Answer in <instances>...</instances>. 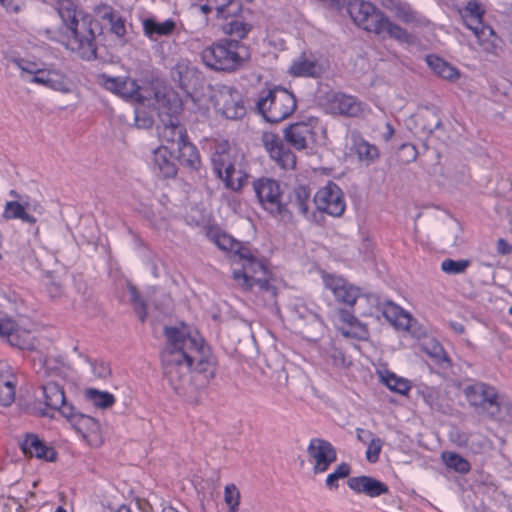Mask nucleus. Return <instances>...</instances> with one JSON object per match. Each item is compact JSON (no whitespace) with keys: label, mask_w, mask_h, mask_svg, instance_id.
I'll return each mask as SVG.
<instances>
[{"label":"nucleus","mask_w":512,"mask_h":512,"mask_svg":"<svg viewBox=\"0 0 512 512\" xmlns=\"http://www.w3.org/2000/svg\"><path fill=\"white\" fill-rule=\"evenodd\" d=\"M334 462L335 461H330V460H327V461L315 460V464H314L313 469H312L313 473L314 474H321V473L326 472L329 469L330 465L332 463H334Z\"/></svg>","instance_id":"obj_64"},{"label":"nucleus","mask_w":512,"mask_h":512,"mask_svg":"<svg viewBox=\"0 0 512 512\" xmlns=\"http://www.w3.org/2000/svg\"><path fill=\"white\" fill-rule=\"evenodd\" d=\"M253 189L261 207L283 223L293 221V212L284 203L285 193L278 180L261 177L253 181Z\"/></svg>","instance_id":"obj_7"},{"label":"nucleus","mask_w":512,"mask_h":512,"mask_svg":"<svg viewBox=\"0 0 512 512\" xmlns=\"http://www.w3.org/2000/svg\"><path fill=\"white\" fill-rule=\"evenodd\" d=\"M158 127L159 136L165 143L179 146L188 139L187 130L179 121V118H167L160 120Z\"/></svg>","instance_id":"obj_20"},{"label":"nucleus","mask_w":512,"mask_h":512,"mask_svg":"<svg viewBox=\"0 0 512 512\" xmlns=\"http://www.w3.org/2000/svg\"><path fill=\"white\" fill-rule=\"evenodd\" d=\"M79 357L83 358L84 361L91 366L95 377L105 380L111 376L112 370L110 364L103 359L94 360L84 353H80Z\"/></svg>","instance_id":"obj_48"},{"label":"nucleus","mask_w":512,"mask_h":512,"mask_svg":"<svg viewBox=\"0 0 512 512\" xmlns=\"http://www.w3.org/2000/svg\"><path fill=\"white\" fill-rule=\"evenodd\" d=\"M427 353L439 364L442 368L447 369L452 366L451 360L447 355L444 348L439 342L434 341L431 343V349Z\"/></svg>","instance_id":"obj_52"},{"label":"nucleus","mask_w":512,"mask_h":512,"mask_svg":"<svg viewBox=\"0 0 512 512\" xmlns=\"http://www.w3.org/2000/svg\"><path fill=\"white\" fill-rule=\"evenodd\" d=\"M323 356L327 364L338 369H345L351 365V361L347 359L344 350L335 344H331L326 348Z\"/></svg>","instance_id":"obj_44"},{"label":"nucleus","mask_w":512,"mask_h":512,"mask_svg":"<svg viewBox=\"0 0 512 512\" xmlns=\"http://www.w3.org/2000/svg\"><path fill=\"white\" fill-rule=\"evenodd\" d=\"M339 320L347 326L340 327V331L343 336L351 337V338H364V335L367 334V329L364 324H362L352 312L347 309L339 310Z\"/></svg>","instance_id":"obj_31"},{"label":"nucleus","mask_w":512,"mask_h":512,"mask_svg":"<svg viewBox=\"0 0 512 512\" xmlns=\"http://www.w3.org/2000/svg\"><path fill=\"white\" fill-rule=\"evenodd\" d=\"M233 252L243 261L242 266L245 269H252V272L255 274L265 273L264 263L257 259L250 248L244 246L241 242H238Z\"/></svg>","instance_id":"obj_40"},{"label":"nucleus","mask_w":512,"mask_h":512,"mask_svg":"<svg viewBox=\"0 0 512 512\" xmlns=\"http://www.w3.org/2000/svg\"><path fill=\"white\" fill-rule=\"evenodd\" d=\"M415 125L428 138L436 129L442 128V120L437 108H424L415 115Z\"/></svg>","instance_id":"obj_26"},{"label":"nucleus","mask_w":512,"mask_h":512,"mask_svg":"<svg viewBox=\"0 0 512 512\" xmlns=\"http://www.w3.org/2000/svg\"><path fill=\"white\" fill-rule=\"evenodd\" d=\"M20 449L25 456L35 457L48 462H54L57 459L56 450L48 446L38 435L27 433L25 438L20 442Z\"/></svg>","instance_id":"obj_17"},{"label":"nucleus","mask_w":512,"mask_h":512,"mask_svg":"<svg viewBox=\"0 0 512 512\" xmlns=\"http://www.w3.org/2000/svg\"><path fill=\"white\" fill-rule=\"evenodd\" d=\"M418 151L415 145L411 143H404L400 146L399 157L404 163H410L417 159Z\"/></svg>","instance_id":"obj_58"},{"label":"nucleus","mask_w":512,"mask_h":512,"mask_svg":"<svg viewBox=\"0 0 512 512\" xmlns=\"http://www.w3.org/2000/svg\"><path fill=\"white\" fill-rule=\"evenodd\" d=\"M44 403L47 408L58 410L64 416L65 407H73L67 402L63 387L58 383L49 381L41 386Z\"/></svg>","instance_id":"obj_21"},{"label":"nucleus","mask_w":512,"mask_h":512,"mask_svg":"<svg viewBox=\"0 0 512 512\" xmlns=\"http://www.w3.org/2000/svg\"><path fill=\"white\" fill-rule=\"evenodd\" d=\"M328 106L332 113L346 117H359L363 112V104L357 97L342 92L333 93Z\"/></svg>","instance_id":"obj_15"},{"label":"nucleus","mask_w":512,"mask_h":512,"mask_svg":"<svg viewBox=\"0 0 512 512\" xmlns=\"http://www.w3.org/2000/svg\"><path fill=\"white\" fill-rule=\"evenodd\" d=\"M66 37L65 46L83 60L97 57V36L102 34V25L92 15L77 9L71 0H60L57 6Z\"/></svg>","instance_id":"obj_2"},{"label":"nucleus","mask_w":512,"mask_h":512,"mask_svg":"<svg viewBox=\"0 0 512 512\" xmlns=\"http://www.w3.org/2000/svg\"><path fill=\"white\" fill-rule=\"evenodd\" d=\"M290 72L298 77L318 78L323 74L324 69L316 60L301 57L292 63Z\"/></svg>","instance_id":"obj_34"},{"label":"nucleus","mask_w":512,"mask_h":512,"mask_svg":"<svg viewBox=\"0 0 512 512\" xmlns=\"http://www.w3.org/2000/svg\"><path fill=\"white\" fill-rule=\"evenodd\" d=\"M426 63L428 67L439 77L449 80L456 81L460 77L459 70L445 61L443 58L430 54L426 56Z\"/></svg>","instance_id":"obj_32"},{"label":"nucleus","mask_w":512,"mask_h":512,"mask_svg":"<svg viewBox=\"0 0 512 512\" xmlns=\"http://www.w3.org/2000/svg\"><path fill=\"white\" fill-rule=\"evenodd\" d=\"M29 81L63 93H68L71 90L67 77L55 70L41 69Z\"/></svg>","instance_id":"obj_22"},{"label":"nucleus","mask_w":512,"mask_h":512,"mask_svg":"<svg viewBox=\"0 0 512 512\" xmlns=\"http://www.w3.org/2000/svg\"><path fill=\"white\" fill-rule=\"evenodd\" d=\"M394 12L396 17L406 24L419 21L417 12H415L407 3L398 2L395 4Z\"/></svg>","instance_id":"obj_54"},{"label":"nucleus","mask_w":512,"mask_h":512,"mask_svg":"<svg viewBox=\"0 0 512 512\" xmlns=\"http://www.w3.org/2000/svg\"><path fill=\"white\" fill-rule=\"evenodd\" d=\"M295 95L282 86L261 92L256 108L267 122L279 123L288 118L296 109Z\"/></svg>","instance_id":"obj_6"},{"label":"nucleus","mask_w":512,"mask_h":512,"mask_svg":"<svg viewBox=\"0 0 512 512\" xmlns=\"http://www.w3.org/2000/svg\"><path fill=\"white\" fill-rule=\"evenodd\" d=\"M96 12L103 20H107L111 26L110 30L117 37H123L126 34L125 20L118 16L116 17L114 9L109 5H101L96 7Z\"/></svg>","instance_id":"obj_39"},{"label":"nucleus","mask_w":512,"mask_h":512,"mask_svg":"<svg viewBox=\"0 0 512 512\" xmlns=\"http://www.w3.org/2000/svg\"><path fill=\"white\" fill-rule=\"evenodd\" d=\"M171 77L186 94H190L199 84V71L187 62H178L171 69Z\"/></svg>","instance_id":"obj_19"},{"label":"nucleus","mask_w":512,"mask_h":512,"mask_svg":"<svg viewBox=\"0 0 512 512\" xmlns=\"http://www.w3.org/2000/svg\"><path fill=\"white\" fill-rule=\"evenodd\" d=\"M383 315L395 327L402 328L404 330H408L410 328L412 318L409 313L390 301L387 302Z\"/></svg>","instance_id":"obj_37"},{"label":"nucleus","mask_w":512,"mask_h":512,"mask_svg":"<svg viewBox=\"0 0 512 512\" xmlns=\"http://www.w3.org/2000/svg\"><path fill=\"white\" fill-rule=\"evenodd\" d=\"M251 58L250 48L236 39H220L201 52L203 63L214 71L233 73Z\"/></svg>","instance_id":"obj_5"},{"label":"nucleus","mask_w":512,"mask_h":512,"mask_svg":"<svg viewBox=\"0 0 512 512\" xmlns=\"http://www.w3.org/2000/svg\"><path fill=\"white\" fill-rule=\"evenodd\" d=\"M3 218L7 220L20 219L29 224H35L37 221L34 216L26 212L25 206L18 201H8L5 204Z\"/></svg>","instance_id":"obj_43"},{"label":"nucleus","mask_w":512,"mask_h":512,"mask_svg":"<svg viewBox=\"0 0 512 512\" xmlns=\"http://www.w3.org/2000/svg\"><path fill=\"white\" fill-rule=\"evenodd\" d=\"M15 399V385L7 378L0 377V405L9 406Z\"/></svg>","instance_id":"obj_51"},{"label":"nucleus","mask_w":512,"mask_h":512,"mask_svg":"<svg viewBox=\"0 0 512 512\" xmlns=\"http://www.w3.org/2000/svg\"><path fill=\"white\" fill-rule=\"evenodd\" d=\"M152 98L155 100V106L160 120L167 118H178L183 110V103L179 95L172 89L166 87L150 88Z\"/></svg>","instance_id":"obj_13"},{"label":"nucleus","mask_w":512,"mask_h":512,"mask_svg":"<svg viewBox=\"0 0 512 512\" xmlns=\"http://www.w3.org/2000/svg\"><path fill=\"white\" fill-rule=\"evenodd\" d=\"M99 83L106 90L128 101L144 104L152 99L150 88L140 86L129 77H112L103 73L99 76Z\"/></svg>","instance_id":"obj_10"},{"label":"nucleus","mask_w":512,"mask_h":512,"mask_svg":"<svg viewBox=\"0 0 512 512\" xmlns=\"http://www.w3.org/2000/svg\"><path fill=\"white\" fill-rule=\"evenodd\" d=\"M316 210L333 217H340L346 209V202L342 189L333 181L321 187L313 197Z\"/></svg>","instance_id":"obj_12"},{"label":"nucleus","mask_w":512,"mask_h":512,"mask_svg":"<svg viewBox=\"0 0 512 512\" xmlns=\"http://www.w3.org/2000/svg\"><path fill=\"white\" fill-rule=\"evenodd\" d=\"M211 161L215 175L224 182L227 189L232 191L242 189L248 176L241 169H236L235 156L227 141L216 146Z\"/></svg>","instance_id":"obj_8"},{"label":"nucleus","mask_w":512,"mask_h":512,"mask_svg":"<svg viewBox=\"0 0 512 512\" xmlns=\"http://www.w3.org/2000/svg\"><path fill=\"white\" fill-rule=\"evenodd\" d=\"M143 33L150 40L158 37L170 36L176 29V22L173 19H166L159 22L155 17H148L142 21Z\"/></svg>","instance_id":"obj_25"},{"label":"nucleus","mask_w":512,"mask_h":512,"mask_svg":"<svg viewBox=\"0 0 512 512\" xmlns=\"http://www.w3.org/2000/svg\"><path fill=\"white\" fill-rule=\"evenodd\" d=\"M224 499L229 507V512H236L240 504V492L235 484H228L224 490Z\"/></svg>","instance_id":"obj_55"},{"label":"nucleus","mask_w":512,"mask_h":512,"mask_svg":"<svg viewBox=\"0 0 512 512\" xmlns=\"http://www.w3.org/2000/svg\"><path fill=\"white\" fill-rule=\"evenodd\" d=\"M12 62L22 71L26 72L28 74H31L32 76L37 75L38 72L41 71V69L37 68L36 63L22 59V58H14Z\"/></svg>","instance_id":"obj_60"},{"label":"nucleus","mask_w":512,"mask_h":512,"mask_svg":"<svg viewBox=\"0 0 512 512\" xmlns=\"http://www.w3.org/2000/svg\"><path fill=\"white\" fill-rule=\"evenodd\" d=\"M347 485L356 494H364L370 498H376L389 492L386 483L366 475L349 477Z\"/></svg>","instance_id":"obj_18"},{"label":"nucleus","mask_w":512,"mask_h":512,"mask_svg":"<svg viewBox=\"0 0 512 512\" xmlns=\"http://www.w3.org/2000/svg\"><path fill=\"white\" fill-rule=\"evenodd\" d=\"M311 198V189L308 185L298 184L284 196V203L287 209L296 208L298 213L304 217H308L309 205Z\"/></svg>","instance_id":"obj_24"},{"label":"nucleus","mask_w":512,"mask_h":512,"mask_svg":"<svg viewBox=\"0 0 512 512\" xmlns=\"http://www.w3.org/2000/svg\"><path fill=\"white\" fill-rule=\"evenodd\" d=\"M415 390L417 398H421L423 402L432 410H442V404L440 402L441 391L438 387L428 386L424 383H420L415 386Z\"/></svg>","instance_id":"obj_38"},{"label":"nucleus","mask_w":512,"mask_h":512,"mask_svg":"<svg viewBox=\"0 0 512 512\" xmlns=\"http://www.w3.org/2000/svg\"><path fill=\"white\" fill-rule=\"evenodd\" d=\"M46 291L51 299H58L63 295V286L60 282L51 279L46 284Z\"/></svg>","instance_id":"obj_61"},{"label":"nucleus","mask_w":512,"mask_h":512,"mask_svg":"<svg viewBox=\"0 0 512 512\" xmlns=\"http://www.w3.org/2000/svg\"><path fill=\"white\" fill-rule=\"evenodd\" d=\"M127 290L130 295V302L133 304L134 311L136 312L139 320L143 323L147 318V304L142 299L139 290L131 282L127 283Z\"/></svg>","instance_id":"obj_47"},{"label":"nucleus","mask_w":512,"mask_h":512,"mask_svg":"<svg viewBox=\"0 0 512 512\" xmlns=\"http://www.w3.org/2000/svg\"><path fill=\"white\" fill-rule=\"evenodd\" d=\"M177 159L179 163L190 169L199 172L201 168V159L197 147L189 141V138L177 146Z\"/></svg>","instance_id":"obj_29"},{"label":"nucleus","mask_w":512,"mask_h":512,"mask_svg":"<svg viewBox=\"0 0 512 512\" xmlns=\"http://www.w3.org/2000/svg\"><path fill=\"white\" fill-rule=\"evenodd\" d=\"M385 385L391 390L401 395H406L411 389L410 383L404 378L396 376L394 373H388L383 378Z\"/></svg>","instance_id":"obj_50"},{"label":"nucleus","mask_w":512,"mask_h":512,"mask_svg":"<svg viewBox=\"0 0 512 512\" xmlns=\"http://www.w3.org/2000/svg\"><path fill=\"white\" fill-rule=\"evenodd\" d=\"M325 287L333 293L338 302L352 306L360 295L359 288L351 285L345 279L334 275H326L323 278Z\"/></svg>","instance_id":"obj_16"},{"label":"nucleus","mask_w":512,"mask_h":512,"mask_svg":"<svg viewBox=\"0 0 512 512\" xmlns=\"http://www.w3.org/2000/svg\"><path fill=\"white\" fill-rule=\"evenodd\" d=\"M64 417L67 418L73 427L84 437L87 434L97 433L99 431V422L89 415L78 412L74 406L64 408Z\"/></svg>","instance_id":"obj_23"},{"label":"nucleus","mask_w":512,"mask_h":512,"mask_svg":"<svg viewBox=\"0 0 512 512\" xmlns=\"http://www.w3.org/2000/svg\"><path fill=\"white\" fill-rule=\"evenodd\" d=\"M0 4L5 7L8 12L18 13L24 5L23 0H0Z\"/></svg>","instance_id":"obj_63"},{"label":"nucleus","mask_w":512,"mask_h":512,"mask_svg":"<svg viewBox=\"0 0 512 512\" xmlns=\"http://www.w3.org/2000/svg\"><path fill=\"white\" fill-rule=\"evenodd\" d=\"M288 309L295 320L303 322L307 332H319L324 327V321L318 312L300 298H295L288 305Z\"/></svg>","instance_id":"obj_14"},{"label":"nucleus","mask_w":512,"mask_h":512,"mask_svg":"<svg viewBox=\"0 0 512 512\" xmlns=\"http://www.w3.org/2000/svg\"><path fill=\"white\" fill-rule=\"evenodd\" d=\"M347 13L354 23L362 29L376 35H388L401 43H409L411 35L406 29L392 22L389 17L373 3L364 0H344Z\"/></svg>","instance_id":"obj_4"},{"label":"nucleus","mask_w":512,"mask_h":512,"mask_svg":"<svg viewBox=\"0 0 512 512\" xmlns=\"http://www.w3.org/2000/svg\"><path fill=\"white\" fill-rule=\"evenodd\" d=\"M221 30L225 35L230 36V39L241 41L252 30V25L247 23L242 17L225 21L221 25Z\"/></svg>","instance_id":"obj_41"},{"label":"nucleus","mask_w":512,"mask_h":512,"mask_svg":"<svg viewBox=\"0 0 512 512\" xmlns=\"http://www.w3.org/2000/svg\"><path fill=\"white\" fill-rule=\"evenodd\" d=\"M469 29L473 31L478 40V43L483 47L484 50L487 52H494L498 46V37L490 25L484 24L482 20L481 24H475L472 26V28Z\"/></svg>","instance_id":"obj_35"},{"label":"nucleus","mask_w":512,"mask_h":512,"mask_svg":"<svg viewBox=\"0 0 512 512\" xmlns=\"http://www.w3.org/2000/svg\"><path fill=\"white\" fill-rule=\"evenodd\" d=\"M85 395L94 406L102 409H107L113 406L116 401L112 393L108 391H100L94 388L87 389Z\"/></svg>","instance_id":"obj_45"},{"label":"nucleus","mask_w":512,"mask_h":512,"mask_svg":"<svg viewBox=\"0 0 512 512\" xmlns=\"http://www.w3.org/2000/svg\"><path fill=\"white\" fill-rule=\"evenodd\" d=\"M215 243L220 249L230 252H233L235 246L238 245V241L225 233L217 235L215 238Z\"/></svg>","instance_id":"obj_59"},{"label":"nucleus","mask_w":512,"mask_h":512,"mask_svg":"<svg viewBox=\"0 0 512 512\" xmlns=\"http://www.w3.org/2000/svg\"><path fill=\"white\" fill-rule=\"evenodd\" d=\"M319 119L314 116L291 123L283 130V139L274 132H264L261 137L262 144L270 158L282 169L289 170L296 167V156L284 143L298 151L308 147V140L315 141V129Z\"/></svg>","instance_id":"obj_3"},{"label":"nucleus","mask_w":512,"mask_h":512,"mask_svg":"<svg viewBox=\"0 0 512 512\" xmlns=\"http://www.w3.org/2000/svg\"><path fill=\"white\" fill-rule=\"evenodd\" d=\"M382 444L380 438H371L366 451V459L369 463H376L379 460Z\"/></svg>","instance_id":"obj_56"},{"label":"nucleus","mask_w":512,"mask_h":512,"mask_svg":"<svg viewBox=\"0 0 512 512\" xmlns=\"http://www.w3.org/2000/svg\"><path fill=\"white\" fill-rule=\"evenodd\" d=\"M351 473V466L346 462L340 463L332 473L328 474L325 485L329 490L339 488V480L348 478Z\"/></svg>","instance_id":"obj_49"},{"label":"nucleus","mask_w":512,"mask_h":512,"mask_svg":"<svg viewBox=\"0 0 512 512\" xmlns=\"http://www.w3.org/2000/svg\"><path fill=\"white\" fill-rule=\"evenodd\" d=\"M216 4V17L225 21L242 18L244 12L241 0H213Z\"/></svg>","instance_id":"obj_36"},{"label":"nucleus","mask_w":512,"mask_h":512,"mask_svg":"<svg viewBox=\"0 0 512 512\" xmlns=\"http://www.w3.org/2000/svg\"><path fill=\"white\" fill-rule=\"evenodd\" d=\"M254 275L252 269H245L243 266L242 269L233 271V279L236 281L242 280V287L245 290H250Z\"/></svg>","instance_id":"obj_57"},{"label":"nucleus","mask_w":512,"mask_h":512,"mask_svg":"<svg viewBox=\"0 0 512 512\" xmlns=\"http://www.w3.org/2000/svg\"><path fill=\"white\" fill-rule=\"evenodd\" d=\"M211 101L215 110L229 120L241 119L246 114L242 94L234 86H218Z\"/></svg>","instance_id":"obj_11"},{"label":"nucleus","mask_w":512,"mask_h":512,"mask_svg":"<svg viewBox=\"0 0 512 512\" xmlns=\"http://www.w3.org/2000/svg\"><path fill=\"white\" fill-rule=\"evenodd\" d=\"M470 266V261L467 259L454 260L447 258L442 261L441 269L447 274H461Z\"/></svg>","instance_id":"obj_53"},{"label":"nucleus","mask_w":512,"mask_h":512,"mask_svg":"<svg viewBox=\"0 0 512 512\" xmlns=\"http://www.w3.org/2000/svg\"><path fill=\"white\" fill-rule=\"evenodd\" d=\"M460 15L467 28L475 24H481L485 15V9L478 0H469L466 6L460 11Z\"/></svg>","instance_id":"obj_42"},{"label":"nucleus","mask_w":512,"mask_h":512,"mask_svg":"<svg viewBox=\"0 0 512 512\" xmlns=\"http://www.w3.org/2000/svg\"><path fill=\"white\" fill-rule=\"evenodd\" d=\"M172 151L162 146L154 151L153 168L164 178H174L177 175V167L171 160Z\"/></svg>","instance_id":"obj_28"},{"label":"nucleus","mask_w":512,"mask_h":512,"mask_svg":"<svg viewBox=\"0 0 512 512\" xmlns=\"http://www.w3.org/2000/svg\"><path fill=\"white\" fill-rule=\"evenodd\" d=\"M167 345L161 353L164 374L174 391L192 404L203 400L206 385L216 375L217 360L203 339L166 326Z\"/></svg>","instance_id":"obj_1"},{"label":"nucleus","mask_w":512,"mask_h":512,"mask_svg":"<svg viewBox=\"0 0 512 512\" xmlns=\"http://www.w3.org/2000/svg\"><path fill=\"white\" fill-rule=\"evenodd\" d=\"M16 323L12 320H0V336L10 337L16 332Z\"/></svg>","instance_id":"obj_62"},{"label":"nucleus","mask_w":512,"mask_h":512,"mask_svg":"<svg viewBox=\"0 0 512 512\" xmlns=\"http://www.w3.org/2000/svg\"><path fill=\"white\" fill-rule=\"evenodd\" d=\"M463 393L477 414L494 420L501 418L499 395L494 386L477 381L467 385Z\"/></svg>","instance_id":"obj_9"},{"label":"nucleus","mask_w":512,"mask_h":512,"mask_svg":"<svg viewBox=\"0 0 512 512\" xmlns=\"http://www.w3.org/2000/svg\"><path fill=\"white\" fill-rule=\"evenodd\" d=\"M352 151L357 155L358 160L366 166L375 163L380 157V151L374 144L369 143L362 137H357L353 141Z\"/></svg>","instance_id":"obj_33"},{"label":"nucleus","mask_w":512,"mask_h":512,"mask_svg":"<svg viewBox=\"0 0 512 512\" xmlns=\"http://www.w3.org/2000/svg\"><path fill=\"white\" fill-rule=\"evenodd\" d=\"M442 459L449 469H453L460 474H466L471 469L469 461L457 453L443 452Z\"/></svg>","instance_id":"obj_46"},{"label":"nucleus","mask_w":512,"mask_h":512,"mask_svg":"<svg viewBox=\"0 0 512 512\" xmlns=\"http://www.w3.org/2000/svg\"><path fill=\"white\" fill-rule=\"evenodd\" d=\"M307 453L310 458L319 461H336V448L328 440L322 438H312L307 447Z\"/></svg>","instance_id":"obj_30"},{"label":"nucleus","mask_w":512,"mask_h":512,"mask_svg":"<svg viewBox=\"0 0 512 512\" xmlns=\"http://www.w3.org/2000/svg\"><path fill=\"white\" fill-rule=\"evenodd\" d=\"M272 281L273 278L271 277V273L265 267V273L254 275L250 290L255 289V292L262 295L264 300L268 303H275L278 295V289Z\"/></svg>","instance_id":"obj_27"}]
</instances>
